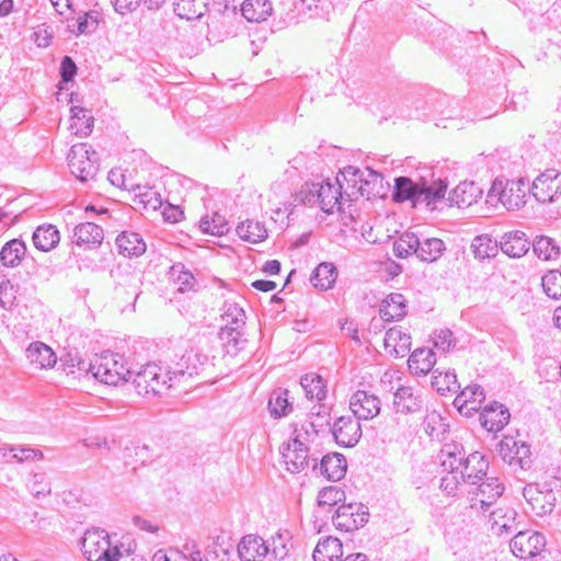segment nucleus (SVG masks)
<instances>
[{"mask_svg":"<svg viewBox=\"0 0 561 561\" xmlns=\"http://www.w3.org/2000/svg\"><path fill=\"white\" fill-rule=\"evenodd\" d=\"M432 386L440 394H445L446 392H457L460 389L456 374L450 370L439 371V369H435L433 371Z\"/></svg>","mask_w":561,"mask_h":561,"instance_id":"8fccbe9b","label":"nucleus"},{"mask_svg":"<svg viewBox=\"0 0 561 561\" xmlns=\"http://www.w3.org/2000/svg\"><path fill=\"white\" fill-rule=\"evenodd\" d=\"M270 554L276 561H284L293 548L291 537L288 531L277 533L267 541Z\"/></svg>","mask_w":561,"mask_h":561,"instance_id":"49530a36","label":"nucleus"},{"mask_svg":"<svg viewBox=\"0 0 561 561\" xmlns=\"http://www.w3.org/2000/svg\"><path fill=\"white\" fill-rule=\"evenodd\" d=\"M350 409L358 421L371 420L380 413V400L375 394L358 390L351 397Z\"/></svg>","mask_w":561,"mask_h":561,"instance_id":"ddd939ff","label":"nucleus"},{"mask_svg":"<svg viewBox=\"0 0 561 561\" xmlns=\"http://www.w3.org/2000/svg\"><path fill=\"white\" fill-rule=\"evenodd\" d=\"M68 165L81 182L93 180L99 171L96 152L90 151L87 144L73 145L68 153Z\"/></svg>","mask_w":561,"mask_h":561,"instance_id":"39448f33","label":"nucleus"},{"mask_svg":"<svg viewBox=\"0 0 561 561\" xmlns=\"http://www.w3.org/2000/svg\"><path fill=\"white\" fill-rule=\"evenodd\" d=\"M300 386L305 390L308 399L322 401L327 396L325 385L321 376L310 373L300 379Z\"/></svg>","mask_w":561,"mask_h":561,"instance_id":"a18cd8bd","label":"nucleus"},{"mask_svg":"<svg viewBox=\"0 0 561 561\" xmlns=\"http://www.w3.org/2000/svg\"><path fill=\"white\" fill-rule=\"evenodd\" d=\"M447 184L439 180L434 182L432 185H419V192L416 197L417 204H425L426 206L435 205L437 202L445 197Z\"/></svg>","mask_w":561,"mask_h":561,"instance_id":"79ce46f5","label":"nucleus"},{"mask_svg":"<svg viewBox=\"0 0 561 561\" xmlns=\"http://www.w3.org/2000/svg\"><path fill=\"white\" fill-rule=\"evenodd\" d=\"M419 192V184H415L410 178L399 176L394 181V188L392 192V199L397 203L411 201L413 205H417L416 197Z\"/></svg>","mask_w":561,"mask_h":561,"instance_id":"4c0bfd02","label":"nucleus"},{"mask_svg":"<svg viewBox=\"0 0 561 561\" xmlns=\"http://www.w3.org/2000/svg\"><path fill=\"white\" fill-rule=\"evenodd\" d=\"M343 556V546L340 539L327 537L318 542L313 550L314 561H340Z\"/></svg>","mask_w":561,"mask_h":561,"instance_id":"c85d7f7f","label":"nucleus"},{"mask_svg":"<svg viewBox=\"0 0 561 561\" xmlns=\"http://www.w3.org/2000/svg\"><path fill=\"white\" fill-rule=\"evenodd\" d=\"M510 411L497 402L486 404L479 415L481 425L489 432H500L508 423Z\"/></svg>","mask_w":561,"mask_h":561,"instance_id":"6ab92c4d","label":"nucleus"},{"mask_svg":"<svg viewBox=\"0 0 561 561\" xmlns=\"http://www.w3.org/2000/svg\"><path fill=\"white\" fill-rule=\"evenodd\" d=\"M530 191L528 184L523 180H510L502 186V183L499 184L494 182L489 196L492 194H499V201L503 204V206L507 210L519 209L526 204V192Z\"/></svg>","mask_w":561,"mask_h":561,"instance_id":"6e6552de","label":"nucleus"},{"mask_svg":"<svg viewBox=\"0 0 561 561\" xmlns=\"http://www.w3.org/2000/svg\"><path fill=\"white\" fill-rule=\"evenodd\" d=\"M88 371L100 382L117 386L133 376V369L126 367L125 358L110 351L95 355Z\"/></svg>","mask_w":561,"mask_h":561,"instance_id":"7ed1b4c3","label":"nucleus"},{"mask_svg":"<svg viewBox=\"0 0 561 561\" xmlns=\"http://www.w3.org/2000/svg\"><path fill=\"white\" fill-rule=\"evenodd\" d=\"M423 428L431 438L439 439L445 434L447 424L440 413L431 411L424 417Z\"/></svg>","mask_w":561,"mask_h":561,"instance_id":"5fc2aeb1","label":"nucleus"},{"mask_svg":"<svg viewBox=\"0 0 561 561\" xmlns=\"http://www.w3.org/2000/svg\"><path fill=\"white\" fill-rule=\"evenodd\" d=\"M60 240L58 229L53 225H43L36 228L33 233V243L41 251H49Z\"/></svg>","mask_w":561,"mask_h":561,"instance_id":"f704fd0d","label":"nucleus"},{"mask_svg":"<svg viewBox=\"0 0 561 561\" xmlns=\"http://www.w3.org/2000/svg\"><path fill=\"white\" fill-rule=\"evenodd\" d=\"M116 245L125 256H139L146 251V243L136 232H122L116 238Z\"/></svg>","mask_w":561,"mask_h":561,"instance_id":"473e14b6","label":"nucleus"},{"mask_svg":"<svg viewBox=\"0 0 561 561\" xmlns=\"http://www.w3.org/2000/svg\"><path fill=\"white\" fill-rule=\"evenodd\" d=\"M343 495V491L336 486L323 488L318 495V505L320 507L333 506L342 500Z\"/></svg>","mask_w":561,"mask_h":561,"instance_id":"680f3d73","label":"nucleus"},{"mask_svg":"<svg viewBox=\"0 0 561 561\" xmlns=\"http://www.w3.org/2000/svg\"><path fill=\"white\" fill-rule=\"evenodd\" d=\"M104 239L103 229L93 222L87 221L77 225L73 229L72 242L85 250L96 249Z\"/></svg>","mask_w":561,"mask_h":561,"instance_id":"a211bd4d","label":"nucleus"},{"mask_svg":"<svg viewBox=\"0 0 561 561\" xmlns=\"http://www.w3.org/2000/svg\"><path fill=\"white\" fill-rule=\"evenodd\" d=\"M482 193V190L476 183L465 181L450 192L449 201L459 208H466L477 203Z\"/></svg>","mask_w":561,"mask_h":561,"instance_id":"b1692460","label":"nucleus"},{"mask_svg":"<svg viewBox=\"0 0 561 561\" xmlns=\"http://www.w3.org/2000/svg\"><path fill=\"white\" fill-rule=\"evenodd\" d=\"M271 414L280 417L291 411V403L288 401V390L278 388L271 393L268 400Z\"/></svg>","mask_w":561,"mask_h":561,"instance_id":"603ef678","label":"nucleus"},{"mask_svg":"<svg viewBox=\"0 0 561 561\" xmlns=\"http://www.w3.org/2000/svg\"><path fill=\"white\" fill-rule=\"evenodd\" d=\"M273 8L268 0H245L241 13L249 22L265 21L272 14Z\"/></svg>","mask_w":561,"mask_h":561,"instance_id":"72a5a7b5","label":"nucleus"},{"mask_svg":"<svg viewBox=\"0 0 561 561\" xmlns=\"http://www.w3.org/2000/svg\"><path fill=\"white\" fill-rule=\"evenodd\" d=\"M171 272L172 275L178 273L175 282L179 284V291L184 293L193 288L195 278L191 272L183 270V265H173Z\"/></svg>","mask_w":561,"mask_h":561,"instance_id":"0e129e2a","label":"nucleus"},{"mask_svg":"<svg viewBox=\"0 0 561 561\" xmlns=\"http://www.w3.org/2000/svg\"><path fill=\"white\" fill-rule=\"evenodd\" d=\"M236 231L242 240L251 243H257L267 238V229L265 226L253 219H248L239 224Z\"/></svg>","mask_w":561,"mask_h":561,"instance_id":"58836bf2","label":"nucleus"},{"mask_svg":"<svg viewBox=\"0 0 561 561\" xmlns=\"http://www.w3.org/2000/svg\"><path fill=\"white\" fill-rule=\"evenodd\" d=\"M15 300V290L9 279L0 282V306L4 309H10Z\"/></svg>","mask_w":561,"mask_h":561,"instance_id":"338daca9","label":"nucleus"},{"mask_svg":"<svg viewBox=\"0 0 561 561\" xmlns=\"http://www.w3.org/2000/svg\"><path fill=\"white\" fill-rule=\"evenodd\" d=\"M28 489L36 497L50 493V482L45 473H34L28 482Z\"/></svg>","mask_w":561,"mask_h":561,"instance_id":"052dcab7","label":"nucleus"},{"mask_svg":"<svg viewBox=\"0 0 561 561\" xmlns=\"http://www.w3.org/2000/svg\"><path fill=\"white\" fill-rule=\"evenodd\" d=\"M221 318L224 321L221 328H244L245 325V312L243 308L234 301H225Z\"/></svg>","mask_w":561,"mask_h":561,"instance_id":"de8ad7c7","label":"nucleus"},{"mask_svg":"<svg viewBox=\"0 0 561 561\" xmlns=\"http://www.w3.org/2000/svg\"><path fill=\"white\" fill-rule=\"evenodd\" d=\"M485 399L481 386L473 383L461 390L455 398L454 405L465 416H471L474 412L482 410V402Z\"/></svg>","mask_w":561,"mask_h":561,"instance_id":"dca6fc26","label":"nucleus"},{"mask_svg":"<svg viewBox=\"0 0 561 561\" xmlns=\"http://www.w3.org/2000/svg\"><path fill=\"white\" fill-rule=\"evenodd\" d=\"M81 551L89 561H119L123 545L114 542L106 530L89 529L81 539Z\"/></svg>","mask_w":561,"mask_h":561,"instance_id":"20e7f679","label":"nucleus"},{"mask_svg":"<svg viewBox=\"0 0 561 561\" xmlns=\"http://www.w3.org/2000/svg\"><path fill=\"white\" fill-rule=\"evenodd\" d=\"M523 495L530 505L534 514L538 516L552 512L554 507V496L551 492H542L535 484H528L523 490Z\"/></svg>","mask_w":561,"mask_h":561,"instance_id":"412c9836","label":"nucleus"},{"mask_svg":"<svg viewBox=\"0 0 561 561\" xmlns=\"http://www.w3.org/2000/svg\"><path fill=\"white\" fill-rule=\"evenodd\" d=\"M322 188V181L316 183H305L297 194L300 203L309 206L318 205L319 192Z\"/></svg>","mask_w":561,"mask_h":561,"instance_id":"bf43d9fd","label":"nucleus"},{"mask_svg":"<svg viewBox=\"0 0 561 561\" xmlns=\"http://www.w3.org/2000/svg\"><path fill=\"white\" fill-rule=\"evenodd\" d=\"M424 396L420 388L403 385L393 394V405L397 412L415 413L423 408Z\"/></svg>","mask_w":561,"mask_h":561,"instance_id":"4468645a","label":"nucleus"},{"mask_svg":"<svg viewBox=\"0 0 561 561\" xmlns=\"http://www.w3.org/2000/svg\"><path fill=\"white\" fill-rule=\"evenodd\" d=\"M445 250L443 240L438 238H427L421 241L415 250V255L425 262H434L438 260Z\"/></svg>","mask_w":561,"mask_h":561,"instance_id":"c03bdc74","label":"nucleus"},{"mask_svg":"<svg viewBox=\"0 0 561 561\" xmlns=\"http://www.w3.org/2000/svg\"><path fill=\"white\" fill-rule=\"evenodd\" d=\"M241 561H263L270 554V546L262 537L249 534L238 545Z\"/></svg>","mask_w":561,"mask_h":561,"instance_id":"f3484780","label":"nucleus"},{"mask_svg":"<svg viewBox=\"0 0 561 561\" xmlns=\"http://www.w3.org/2000/svg\"><path fill=\"white\" fill-rule=\"evenodd\" d=\"M368 508L362 503L342 504L332 517L337 529L353 531L363 527L368 522Z\"/></svg>","mask_w":561,"mask_h":561,"instance_id":"0eeeda50","label":"nucleus"},{"mask_svg":"<svg viewBox=\"0 0 561 561\" xmlns=\"http://www.w3.org/2000/svg\"><path fill=\"white\" fill-rule=\"evenodd\" d=\"M440 480V488L448 495H455L458 485L463 482V474L460 471H450Z\"/></svg>","mask_w":561,"mask_h":561,"instance_id":"69168bd1","label":"nucleus"},{"mask_svg":"<svg viewBox=\"0 0 561 561\" xmlns=\"http://www.w3.org/2000/svg\"><path fill=\"white\" fill-rule=\"evenodd\" d=\"M330 431L336 444L344 447L355 446L362 437L359 421L354 415L337 417Z\"/></svg>","mask_w":561,"mask_h":561,"instance_id":"f8f14e48","label":"nucleus"},{"mask_svg":"<svg viewBox=\"0 0 561 561\" xmlns=\"http://www.w3.org/2000/svg\"><path fill=\"white\" fill-rule=\"evenodd\" d=\"M26 357L38 369L53 367L57 360L53 350L43 342L31 343L26 348Z\"/></svg>","mask_w":561,"mask_h":561,"instance_id":"a878e982","label":"nucleus"},{"mask_svg":"<svg viewBox=\"0 0 561 561\" xmlns=\"http://www.w3.org/2000/svg\"><path fill=\"white\" fill-rule=\"evenodd\" d=\"M197 357L198 355L193 351L183 355L176 368L168 373L170 375L168 380L162 377V368L154 363H148L137 371L133 370V383L136 391L142 397H156L172 387V383H168V381L184 378L186 375L192 377L197 374V365L192 363L198 360Z\"/></svg>","mask_w":561,"mask_h":561,"instance_id":"f257e3e1","label":"nucleus"},{"mask_svg":"<svg viewBox=\"0 0 561 561\" xmlns=\"http://www.w3.org/2000/svg\"><path fill=\"white\" fill-rule=\"evenodd\" d=\"M322 409L323 405L321 404L314 405L311 410V415L309 420H306L305 423L301 425V430L305 432L306 439L317 435L327 425H329L327 414L322 412Z\"/></svg>","mask_w":561,"mask_h":561,"instance_id":"09e8293b","label":"nucleus"},{"mask_svg":"<svg viewBox=\"0 0 561 561\" xmlns=\"http://www.w3.org/2000/svg\"><path fill=\"white\" fill-rule=\"evenodd\" d=\"M477 488L472 491L471 508L485 512L493 505L504 492V484L497 477H486L474 484Z\"/></svg>","mask_w":561,"mask_h":561,"instance_id":"1a4fd4ad","label":"nucleus"},{"mask_svg":"<svg viewBox=\"0 0 561 561\" xmlns=\"http://www.w3.org/2000/svg\"><path fill=\"white\" fill-rule=\"evenodd\" d=\"M530 192L539 203L556 202L561 195V173L554 169L540 173L533 181Z\"/></svg>","mask_w":561,"mask_h":561,"instance_id":"423d86ee","label":"nucleus"},{"mask_svg":"<svg viewBox=\"0 0 561 561\" xmlns=\"http://www.w3.org/2000/svg\"><path fill=\"white\" fill-rule=\"evenodd\" d=\"M201 229L204 232L210 233L214 236H221L228 230L225 219L219 215H216L211 219V221L208 218H203L201 220Z\"/></svg>","mask_w":561,"mask_h":561,"instance_id":"e2e57ef3","label":"nucleus"},{"mask_svg":"<svg viewBox=\"0 0 561 561\" xmlns=\"http://www.w3.org/2000/svg\"><path fill=\"white\" fill-rule=\"evenodd\" d=\"M517 513L511 507H497L490 514L492 530L501 536L516 529Z\"/></svg>","mask_w":561,"mask_h":561,"instance_id":"bb28decb","label":"nucleus"},{"mask_svg":"<svg viewBox=\"0 0 561 561\" xmlns=\"http://www.w3.org/2000/svg\"><path fill=\"white\" fill-rule=\"evenodd\" d=\"M471 250L478 259L494 257L497 254L499 245L497 241L489 234H481L472 240Z\"/></svg>","mask_w":561,"mask_h":561,"instance_id":"3c124183","label":"nucleus"},{"mask_svg":"<svg viewBox=\"0 0 561 561\" xmlns=\"http://www.w3.org/2000/svg\"><path fill=\"white\" fill-rule=\"evenodd\" d=\"M243 329L236 327L220 329L219 339L228 354L236 355L244 346Z\"/></svg>","mask_w":561,"mask_h":561,"instance_id":"37998d69","label":"nucleus"},{"mask_svg":"<svg viewBox=\"0 0 561 561\" xmlns=\"http://www.w3.org/2000/svg\"><path fill=\"white\" fill-rule=\"evenodd\" d=\"M300 434L290 440L286 447L282 449V458L286 469L291 473H298L310 466L312 469L317 468L318 459L308 456V449L300 440Z\"/></svg>","mask_w":561,"mask_h":561,"instance_id":"9d476101","label":"nucleus"},{"mask_svg":"<svg viewBox=\"0 0 561 561\" xmlns=\"http://www.w3.org/2000/svg\"><path fill=\"white\" fill-rule=\"evenodd\" d=\"M208 11V0H176L175 14L187 21L198 20Z\"/></svg>","mask_w":561,"mask_h":561,"instance_id":"2f4dec72","label":"nucleus"},{"mask_svg":"<svg viewBox=\"0 0 561 561\" xmlns=\"http://www.w3.org/2000/svg\"><path fill=\"white\" fill-rule=\"evenodd\" d=\"M383 344L389 354L394 357H404L411 348V335L401 327L394 325L387 330Z\"/></svg>","mask_w":561,"mask_h":561,"instance_id":"4be33fe9","label":"nucleus"},{"mask_svg":"<svg viewBox=\"0 0 561 561\" xmlns=\"http://www.w3.org/2000/svg\"><path fill=\"white\" fill-rule=\"evenodd\" d=\"M454 345L455 341L453 340V332L449 329H443L439 332L435 333L434 346L436 348L447 352Z\"/></svg>","mask_w":561,"mask_h":561,"instance_id":"774afa93","label":"nucleus"},{"mask_svg":"<svg viewBox=\"0 0 561 561\" xmlns=\"http://www.w3.org/2000/svg\"><path fill=\"white\" fill-rule=\"evenodd\" d=\"M409 368L415 375L428 374L435 363L436 355L430 348H416L409 357Z\"/></svg>","mask_w":561,"mask_h":561,"instance_id":"7c9ffc66","label":"nucleus"},{"mask_svg":"<svg viewBox=\"0 0 561 561\" xmlns=\"http://www.w3.org/2000/svg\"><path fill=\"white\" fill-rule=\"evenodd\" d=\"M500 247L502 252L510 257H522L529 250V241L524 232L510 231L502 237Z\"/></svg>","mask_w":561,"mask_h":561,"instance_id":"393cba45","label":"nucleus"},{"mask_svg":"<svg viewBox=\"0 0 561 561\" xmlns=\"http://www.w3.org/2000/svg\"><path fill=\"white\" fill-rule=\"evenodd\" d=\"M346 459L342 454H328L323 456L320 462V472L328 480L339 481L346 473Z\"/></svg>","mask_w":561,"mask_h":561,"instance_id":"cd10ccee","label":"nucleus"},{"mask_svg":"<svg viewBox=\"0 0 561 561\" xmlns=\"http://www.w3.org/2000/svg\"><path fill=\"white\" fill-rule=\"evenodd\" d=\"M488 469L489 461L482 454L474 451L465 458L459 471L463 474V482L472 485L489 477Z\"/></svg>","mask_w":561,"mask_h":561,"instance_id":"aec40b11","label":"nucleus"},{"mask_svg":"<svg viewBox=\"0 0 561 561\" xmlns=\"http://www.w3.org/2000/svg\"><path fill=\"white\" fill-rule=\"evenodd\" d=\"M385 321L400 320L407 314L405 299L402 294L392 293L382 302L379 309Z\"/></svg>","mask_w":561,"mask_h":561,"instance_id":"c756f323","label":"nucleus"},{"mask_svg":"<svg viewBox=\"0 0 561 561\" xmlns=\"http://www.w3.org/2000/svg\"><path fill=\"white\" fill-rule=\"evenodd\" d=\"M336 176L343 184L342 193L350 201H356L359 197H366L367 199L381 196L382 181L381 173L366 168L360 170L354 165H347L339 172Z\"/></svg>","mask_w":561,"mask_h":561,"instance_id":"f03ea898","label":"nucleus"},{"mask_svg":"<svg viewBox=\"0 0 561 561\" xmlns=\"http://www.w3.org/2000/svg\"><path fill=\"white\" fill-rule=\"evenodd\" d=\"M7 456H10L11 459H15L18 462H23L28 459H42L43 453L38 449L13 446L9 448H0V457L5 458Z\"/></svg>","mask_w":561,"mask_h":561,"instance_id":"4d7b16f0","label":"nucleus"},{"mask_svg":"<svg viewBox=\"0 0 561 561\" xmlns=\"http://www.w3.org/2000/svg\"><path fill=\"white\" fill-rule=\"evenodd\" d=\"M419 247V237L413 232L402 233L398 240L393 242V252L396 256L404 259L410 254H415Z\"/></svg>","mask_w":561,"mask_h":561,"instance_id":"864d4df0","label":"nucleus"},{"mask_svg":"<svg viewBox=\"0 0 561 561\" xmlns=\"http://www.w3.org/2000/svg\"><path fill=\"white\" fill-rule=\"evenodd\" d=\"M71 114L70 128L72 133L81 137L89 136L94 124V118L89 114V111L80 106H72Z\"/></svg>","mask_w":561,"mask_h":561,"instance_id":"ea45409f","label":"nucleus"},{"mask_svg":"<svg viewBox=\"0 0 561 561\" xmlns=\"http://www.w3.org/2000/svg\"><path fill=\"white\" fill-rule=\"evenodd\" d=\"M343 184L340 176L335 178V183H331L330 180L322 181V188L319 192L318 206L322 211L327 214L333 213L336 205H340V198H343L342 193Z\"/></svg>","mask_w":561,"mask_h":561,"instance_id":"5701e85b","label":"nucleus"},{"mask_svg":"<svg viewBox=\"0 0 561 561\" xmlns=\"http://www.w3.org/2000/svg\"><path fill=\"white\" fill-rule=\"evenodd\" d=\"M463 460V448L457 443L445 444L440 450V462L445 470L459 471Z\"/></svg>","mask_w":561,"mask_h":561,"instance_id":"e433bc0d","label":"nucleus"},{"mask_svg":"<svg viewBox=\"0 0 561 561\" xmlns=\"http://www.w3.org/2000/svg\"><path fill=\"white\" fill-rule=\"evenodd\" d=\"M511 551L519 559H535L546 547V538L538 531H518L511 540Z\"/></svg>","mask_w":561,"mask_h":561,"instance_id":"9b49d317","label":"nucleus"},{"mask_svg":"<svg viewBox=\"0 0 561 561\" xmlns=\"http://www.w3.org/2000/svg\"><path fill=\"white\" fill-rule=\"evenodd\" d=\"M542 288L547 296L553 299L561 298V272L549 271L542 276Z\"/></svg>","mask_w":561,"mask_h":561,"instance_id":"13d9d810","label":"nucleus"},{"mask_svg":"<svg viewBox=\"0 0 561 561\" xmlns=\"http://www.w3.org/2000/svg\"><path fill=\"white\" fill-rule=\"evenodd\" d=\"M337 271L334 264L323 262L320 263L310 277L311 284L321 290L330 289L335 283Z\"/></svg>","mask_w":561,"mask_h":561,"instance_id":"c9c22d12","label":"nucleus"},{"mask_svg":"<svg viewBox=\"0 0 561 561\" xmlns=\"http://www.w3.org/2000/svg\"><path fill=\"white\" fill-rule=\"evenodd\" d=\"M499 455L508 465L517 463L520 468L529 465V446L517 442L514 437L505 436L497 446Z\"/></svg>","mask_w":561,"mask_h":561,"instance_id":"2eb2a0df","label":"nucleus"},{"mask_svg":"<svg viewBox=\"0 0 561 561\" xmlns=\"http://www.w3.org/2000/svg\"><path fill=\"white\" fill-rule=\"evenodd\" d=\"M26 251L23 241L12 239L7 242L0 251V261L7 267H14L20 264Z\"/></svg>","mask_w":561,"mask_h":561,"instance_id":"a19ab883","label":"nucleus"},{"mask_svg":"<svg viewBox=\"0 0 561 561\" xmlns=\"http://www.w3.org/2000/svg\"><path fill=\"white\" fill-rule=\"evenodd\" d=\"M533 250L539 259L543 260L556 259L560 253L554 240L546 236H539L535 239Z\"/></svg>","mask_w":561,"mask_h":561,"instance_id":"6e6d98bb","label":"nucleus"}]
</instances>
